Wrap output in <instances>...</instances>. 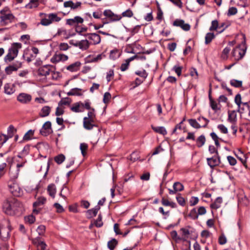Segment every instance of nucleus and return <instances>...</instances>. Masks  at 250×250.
<instances>
[{"mask_svg":"<svg viewBox=\"0 0 250 250\" xmlns=\"http://www.w3.org/2000/svg\"><path fill=\"white\" fill-rule=\"evenodd\" d=\"M3 209L6 214L14 215L22 211L23 205L18 199L12 198L4 203Z\"/></svg>","mask_w":250,"mask_h":250,"instance_id":"nucleus-1","label":"nucleus"},{"mask_svg":"<svg viewBox=\"0 0 250 250\" xmlns=\"http://www.w3.org/2000/svg\"><path fill=\"white\" fill-rule=\"evenodd\" d=\"M94 111V109L92 108L91 111L88 112L87 117L83 118V125L85 129L91 130L94 126H97L95 124L96 117Z\"/></svg>","mask_w":250,"mask_h":250,"instance_id":"nucleus-2","label":"nucleus"},{"mask_svg":"<svg viewBox=\"0 0 250 250\" xmlns=\"http://www.w3.org/2000/svg\"><path fill=\"white\" fill-rule=\"evenodd\" d=\"M21 48L20 43H14L9 49L7 54L5 56L4 60L6 62L12 61L18 55L19 49Z\"/></svg>","mask_w":250,"mask_h":250,"instance_id":"nucleus-3","label":"nucleus"},{"mask_svg":"<svg viewBox=\"0 0 250 250\" xmlns=\"http://www.w3.org/2000/svg\"><path fill=\"white\" fill-rule=\"evenodd\" d=\"M1 23L2 25H6L9 23L14 21L15 17L10 13L7 8H4L0 11Z\"/></svg>","mask_w":250,"mask_h":250,"instance_id":"nucleus-4","label":"nucleus"},{"mask_svg":"<svg viewBox=\"0 0 250 250\" xmlns=\"http://www.w3.org/2000/svg\"><path fill=\"white\" fill-rule=\"evenodd\" d=\"M45 17L41 21V24L44 26H48L53 22H59L61 18L58 16L56 13L44 14Z\"/></svg>","mask_w":250,"mask_h":250,"instance_id":"nucleus-5","label":"nucleus"},{"mask_svg":"<svg viewBox=\"0 0 250 250\" xmlns=\"http://www.w3.org/2000/svg\"><path fill=\"white\" fill-rule=\"evenodd\" d=\"M246 46L244 42L242 44L239 45L235 48L232 52V56L236 61L241 60L245 55L246 52Z\"/></svg>","mask_w":250,"mask_h":250,"instance_id":"nucleus-6","label":"nucleus"},{"mask_svg":"<svg viewBox=\"0 0 250 250\" xmlns=\"http://www.w3.org/2000/svg\"><path fill=\"white\" fill-rule=\"evenodd\" d=\"M10 192L15 196H20L22 193L21 189L16 183L12 182L8 184Z\"/></svg>","mask_w":250,"mask_h":250,"instance_id":"nucleus-7","label":"nucleus"},{"mask_svg":"<svg viewBox=\"0 0 250 250\" xmlns=\"http://www.w3.org/2000/svg\"><path fill=\"white\" fill-rule=\"evenodd\" d=\"M68 57L67 55L61 53H56L51 58L52 63L56 64L60 62H63L67 61Z\"/></svg>","mask_w":250,"mask_h":250,"instance_id":"nucleus-8","label":"nucleus"},{"mask_svg":"<svg viewBox=\"0 0 250 250\" xmlns=\"http://www.w3.org/2000/svg\"><path fill=\"white\" fill-rule=\"evenodd\" d=\"M40 133L43 136H47L52 132L51 123L49 121L46 122L40 130Z\"/></svg>","mask_w":250,"mask_h":250,"instance_id":"nucleus-9","label":"nucleus"},{"mask_svg":"<svg viewBox=\"0 0 250 250\" xmlns=\"http://www.w3.org/2000/svg\"><path fill=\"white\" fill-rule=\"evenodd\" d=\"M21 66L22 63L20 62L17 61L12 64L5 67V73L7 75H10L13 71H16L19 68H21Z\"/></svg>","mask_w":250,"mask_h":250,"instance_id":"nucleus-10","label":"nucleus"},{"mask_svg":"<svg viewBox=\"0 0 250 250\" xmlns=\"http://www.w3.org/2000/svg\"><path fill=\"white\" fill-rule=\"evenodd\" d=\"M53 66L51 65H45L38 69V74L40 76L48 77L50 76V72Z\"/></svg>","mask_w":250,"mask_h":250,"instance_id":"nucleus-11","label":"nucleus"},{"mask_svg":"<svg viewBox=\"0 0 250 250\" xmlns=\"http://www.w3.org/2000/svg\"><path fill=\"white\" fill-rule=\"evenodd\" d=\"M31 95L25 93H21L17 96L18 101L22 104H27L31 102Z\"/></svg>","mask_w":250,"mask_h":250,"instance_id":"nucleus-12","label":"nucleus"},{"mask_svg":"<svg viewBox=\"0 0 250 250\" xmlns=\"http://www.w3.org/2000/svg\"><path fill=\"white\" fill-rule=\"evenodd\" d=\"M208 164L211 168L218 166L220 163V157L218 155H215L211 158L207 159Z\"/></svg>","mask_w":250,"mask_h":250,"instance_id":"nucleus-13","label":"nucleus"},{"mask_svg":"<svg viewBox=\"0 0 250 250\" xmlns=\"http://www.w3.org/2000/svg\"><path fill=\"white\" fill-rule=\"evenodd\" d=\"M10 231V230L8 226L0 225V237L3 240L9 237Z\"/></svg>","mask_w":250,"mask_h":250,"instance_id":"nucleus-14","label":"nucleus"},{"mask_svg":"<svg viewBox=\"0 0 250 250\" xmlns=\"http://www.w3.org/2000/svg\"><path fill=\"white\" fill-rule=\"evenodd\" d=\"M173 25L175 26L181 27L184 31H188L190 28V26L188 23H186L184 21L182 20H176L173 23Z\"/></svg>","mask_w":250,"mask_h":250,"instance_id":"nucleus-15","label":"nucleus"},{"mask_svg":"<svg viewBox=\"0 0 250 250\" xmlns=\"http://www.w3.org/2000/svg\"><path fill=\"white\" fill-rule=\"evenodd\" d=\"M104 15L111 20V21H118L122 19V16L115 14L110 10H105Z\"/></svg>","mask_w":250,"mask_h":250,"instance_id":"nucleus-16","label":"nucleus"},{"mask_svg":"<svg viewBox=\"0 0 250 250\" xmlns=\"http://www.w3.org/2000/svg\"><path fill=\"white\" fill-rule=\"evenodd\" d=\"M173 189H168L170 194H174L177 192L181 191L184 189V186L179 182H175L173 185Z\"/></svg>","mask_w":250,"mask_h":250,"instance_id":"nucleus-17","label":"nucleus"},{"mask_svg":"<svg viewBox=\"0 0 250 250\" xmlns=\"http://www.w3.org/2000/svg\"><path fill=\"white\" fill-rule=\"evenodd\" d=\"M82 3L80 1L74 3L72 0L65 1L63 3L64 7H70L71 9L75 10L81 7Z\"/></svg>","mask_w":250,"mask_h":250,"instance_id":"nucleus-18","label":"nucleus"},{"mask_svg":"<svg viewBox=\"0 0 250 250\" xmlns=\"http://www.w3.org/2000/svg\"><path fill=\"white\" fill-rule=\"evenodd\" d=\"M180 232L181 234V237H178V240H183L184 241H187L190 234L189 230L187 228H183L180 229Z\"/></svg>","mask_w":250,"mask_h":250,"instance_id":"nucleus-19","label":"nucleus"},{"mask_svg":"<svg viewBox=\"0 0 250 250\" xmlns=\"http://www.w3.org/2000/svg\"><path fill=\"white\" fill-rule=\"evenodd\" d=\"M87 36L93 44H98L101 42V37L96 33L88 34Z\"/></svg>","mask_w":250,"mask_h":250,"instance_id":"nucleus-20","label":"nucleus"},{"mask_svg":"<svg viewBox=\"0 0 250 250\" xmlns=\"http://www.w3.org/2000/svg\"><path fill=\"white\" fill-rule=\"evenodd\" d=\"M83 103L80 102L74 104L71 107V109L75 112H82L83 111Z\"/></svg>","mask_w":250,"mask_h":250,"instance_id":"nucleus-21","label":"nucleus"},{"mask_svg":"<svg viewBox=\"0 0 250 250\" xmlns=\"http://www.w3.org/2000/svg\"><path fill=\"white\" fill-rule=\"evenodd\" d=\"M228 121L230 124L236 123L237 114L234 110L229 111Z\"/></svg>","mask_w":250,"mask_h":250,"instance_id":"nucleus-22","label":"nucleus"},{"mask_svg":"<svg viewBox=\"0 0 250 250\" xmlns=\"http://www.w3.org/2000/svg\"><path fill=\"white\" fill-rule=\"evenodd\" d=\"M4 93L7 95H11L13 94L15 91V86L13 84L6 83L4 87Z\"/></svg>","mask_w":250,"mask_h":250,"instance_id":"nucleus-23","label":"nucleus"},{"mask_svg":"<svg viewBox=\"0 0 250 250\" xmlns=\"http://www.w3.org/2000/svg\"><path fill=\"white\" fill-rule=\"evenodd\" d=\"M81 63L80 62H76L66 67V69L71 72H76L80 68Z\"/></svg>","mask_w":250,"mask_h":250,"instance_id":"nucleus-24","label":"nucleus"},{"mask_svg":"<svg viewBox=\"0 0 250 250\" xmlns=\"http://www.w3.org/2000/svg\"><path fill=\"white\" fill-rule=\"evenodd\" d=\"M89 42L87 40L79 41L77 47L83 50H85L89 48Z\"/></svg>","mask_w":250,"mask_h":250,"instance_id":"nucleus-25","label":"nucleus"},{"mask_svg":"<svg viewBox=\"0 0 250 250\" xmlns=\"http://www.w3.org/2000/svg\"><path fill=\"white\" fill-rule=\"evenodd\" d=\"M100 208L99 207L96 206L92 209L88 210L86 211L87 218H90L95 216L97 215Z\"/></svg>","mask_w":250,"mask_h":250,"instance_id":"nucleus-26","label":"nucleus"},{"mask_svg":"<svg viewBox=\"0 0 250 250\" xmlns=\"http://www.w3.org/2000/svg\"><path fill=\"white\" fill-rule=\"evenodd\" d=\"M151 128L155 132L163 135H166L167 134V131L164 126H154L151 125Z\"/></svg>","mask_w":250,"mask_h":250,"instance_id":"nucleus-27","label":"nucleus"},{"mask_svg":"<svg viewBox=\"0 0 250 250\" xmlns=\"http://www.w3.org/2000/svg\"><path fill=\"white\" fill-rule=\"evenodd\" d=\"M50 111L51 108L49 106H44L42 108L39 115L41 117H45L49 115Z\"/></svg>","mask_w":250,"mask_h":250,"instance_id":"nucleus-28","label":"nucleus"},{"mask_svg":"<svg viewBox=\"0 0 250 250\" xmlns=\"http://www.w3.org/2000/svg\"><path fill=\"white\" fill-rule=\"evenodd\" d=\"M223 200L220 197H217L214 202L210 205V208L212 209H216L221 207Z\"/></svg>","mask_w":250,"mask_h":250,"instance_id":"nucleus-29","label":"nucleus"},{"mask_svg":"<svg viewBox=\"0 0 250 250\" xmlns=\"http://www.w3.org/2000/svg\"><path fill=\"white\" fill-rule=\"evenodd\" d=\"M47 192L50 196L54 198L56 193L55 185L53 184L49 185L47 187Z\"/></svg>","mask_w":250,"mask_h":250,"instance_id":"nucleus-30","label":"nucleus"},{"mask_svg":"<svg viewBox=\"0 0 250 250\" xmlns=\"http://www.w3.org/2000/svg\"><path fill=\"white\" fill-rule=\"evenodd\" d=\"M82 89L78 88H74L71 89L69 92L67 93L68 96H80Z\"/></svg>","mask_w":250,"mask_h":250,"instance_id":"nucleus-31","label":"nucleus"},{"mask_svg":"<svg viewBox=\"0 0 250 250\" xmlns=\"http://www.w3.org/2000/svg\"><path fill=\"white\" fill-rule=\"evenodd\" d=\"M60 77V73L59 72L55 71V70L51 69V72H50V76H48V78L50 80H57Z\"/></svg>","mask_w":250,"mask_h":250,"instance_id":"nucleus-32","label":"nucleus"},{"mask_svg":"<svg viewBox=\"0 0 250 250\" xmlns=\"http://www.w3.org/2000/svg\"><path fill=\"white\" fill-rule=\"evenodd\" d=\"M134 60L133 57H130L125 60V62L122 64L120 69L122 71H125L127 69L129 63L132 61Z\"/></svg>","mask_w":250,"mask_h":250,"instance_id":"nucleus-33","label":"nucleus"},{"mask_svg":"<svg viewBox=\"0 0 250 250\" xmlns=\"http://www.w3.org/2000/svg\"><path fill=\"white\" fill-rule=\"evenodd\" d=\"M196 145L198 147H201L202 146H203L205 143L206 142V138L204 135H202L200 136L197 139H196Z\"/></svg>","mask_w":250,"mask_h":250,"instance_id":"nucleus-34","label":"nucleus"},{"mask_svg":"<svg viewBox=\"0 0 250 250\" xmlns=\"http://www.w3.org/2000/svg\"><path fill=\"white\" fill-rule=\"evenodd\" d=\"M39 0H30L29 3L25 5V7L28 9L36 8L39 5Z\"/></svg>","mask_w":250,"mask_h":250,"instance_id":"nucleus-35","label":"nucleus"},{"mask_svg":"<svg viewBox=\"0 0 250 250\" xmlns=\"http://www.w3.org/2000/svg\"><path fill=\"white\" fill-rule=\"evenodd\" d=\"M215 38V35L213 33H208L205 36V44H209Z\"/></svg>","mask_w":250,"mask_h":250,"instance_id":"nucleus-36","label":"nucleus"},{"mask_svg":"<svg viewBox=\"0 0 250 250\" xmlns=\"http://www.w3.org/2000/svg\"><path fill=\"white\" fill-rule=\"evenodd\" d=\"M118 244V241L115 238L112 239L107 243V247L110 250H113Z\"/></svg>","mask_w":250,"mask_h":250,"instance_id":"nucleus-37","label":"nucleus"},{"mask_svg":"<svg viewBox=\"0 0 250 250\" xmlns=\"http://www.w3.org/2000/svg\"><path fill=\"white\" fill-rule=\"evenodd\" d=\"M188 216L193 220L197 219L198 217V215L196 208H194L191 209Z\"/></svg>","mask_w":250,"mask_h":250,"instance_id":"nucleus-38","label":"nucleus"},{"mask_svg":"<svg viewBox=\"0 0 250 250\" xmlns=\"http://www.w3.org/2000/svg\"><path fill=\"white\" fill-rule=\"evenodd\" d=\"M197 120L202 124L201 127H206L209 122V120L203 117H199Z\"/></svg>","mask_w":250,"mask_h":250,"instance_id":"nucleus-39","label":"nucleus"},{"mask_svg":"<svg viewBox=\"0 0 250 250\" xmlns=\"http://www.w3.org/2000/svg\"><path fill=\"white\" fill-rule=\"evenodd\" d=\"M82 154L83 156H85L87 153V150L88 149V145L86 143H83L80 144V146Z\"/></svg>","mask_w":250,"mask_h":250,"instance_id":"nucleus-40","label":"nucleus"},{"mask_svg":"<svg viewBox=\"0 0 250 250\" xmlns=\"http://www.w3.org/2000/svg\"><path fill=\"white\" fill-rule=\"evenodd\" d=\"M188 122L189 125L195 128L198 129L201 127V125L195 119H189Z\"/></svg>","mask_w":250,"mask_h":250,"instance_id":"nucleus-41","label":"nucleus"},{"mask_svg":"<svg viewBox=\"0 0 250 250\" xmlns=\"http://www.w3.org/2000/svg\"><path fill=\"white\" fill-rule=\"evenodd\" d=\"M234 102L238 106V111H240V106L242 104L241 102V96L240 94H237L235 97L234 99Z\"/></svg>","mask_w":250,"mask_h":250,"instance_id":"nucleus-42","label":"nucleus"},{"mask_svg":"<svg viewBox=\"0 0 250 250\" xmlns=\"http://www.w3.org/2000/svg\"><path fill=\"white\" fill-rule=\"evenodd\" d=\"M230 84L235 87L239 88L242 86V82L241 81L232 79L230 81Z\"/></svg>","mask_w":250,"mask_h":250,"instance_id":"nucleus-43","label":"nucleus"},{"mask_svg":"<svg viewBox=\"0 0 250 250\" xmlns=\"http://www.w3.org/2000/svg\"><path fill=\"white\" fill-rule=\"evenodd\" d=\"M87 27H81L79 26H78L76 27V31L77 33H78L79 34L83 35L84 36H87V34H83V33L87 31Z\"/></svg>","mask_w":250,"mask_h":250,"instance_id":"nucleus-44","label":"nucleus"},{"mask_svg":"<svg viewBox=\"0 0 250 250\" xmlns=\"http://www.w3.org/2000/svg\"><path fill=\"white\" fill-rule=\"evenodd\" d=\"M65 160V156L63 154H60L54 158L55 161L59 165L61 164Z\"/></svg>","mask_w":250,"mask_h":250,"instance_id":"nucleus-45","label":"nucleus"},{"mask_svg":"<svg viewBox=\"0 0 250 250\" xmlns=\"http://www.w3.org/2000/svg\"><path fill=\"white\" fill-rule=\"evenodd\" d=\"M230 51V48L229 47H225L223 50L221 57L223 59H227L228 58V54Z\"/></svg>","mask_w":250,"mask_h":250,"instance_id":"nucleus-46","label":"nucleus"},{"mask_svg":"<svg viewBox=\"0 0 250 250\" xmlns=\"http://www.w3.org/2000/svg\"><path fill=\"white\" fill-rule=\"evenodd\" d=\"M71 101V100L69 98L66 97L65 98H63L59 103V105L61 106L62 105L69 104L70 103Z\"/></svg>","mask_w":250,"mask_h":250,"instance_id":"nucleus-47","label":"nucleus"},{"mask_svg":"<svg viewBox=\"0 0 250 250\" xmlns=\"http://www.w3.org/2000/svg\"><path fill=\"white\" fill-rule=\"evenodd\" d=\"M176 200L178 204L181 206H184L185 205L186 201L185 199L181 196L180 194H179L176 196Z\"/></svg>","mask_w":250,"mask_h":250,"instance_id":"nucleus-48","label":"nucleus"},{"mask_svg":"<svg viewBox=\"0 0 250 250\" xmlns=\"http://www.w3.org/2000/svg\"><path fill=\"white\" fill-rule=\"evenodd\" d=\"M218 28V22L217 20L212 21L211 22V25L209 27V30L212 31L216 30Z\"/></svg>","mask_w":250,"mask_h":250,"instance_id":"nucleus-49","label":"nucleus"},{"mask_svg":"<svg viewBox=\"0 0 250 250\" xmlns=\"http://www.w3.org/2000/svg\"><path fill=\"white\" fill-rule=\"evenodd\" d=\"M135 74L143 78L144 79H146L147 76V73L145 70L137 71L135 72Z\"/></svg>","mask_w":250,"mask_h":250,"instance_id":"nucleus-50","label":"nucleus"},{"mask_svg":"<svg viewBox=\"0 0 250 250\" xmlns=\"http://www.w3.org/2000/svg\"><path fill=\"white\" fill-rule=\"evenodd\" d=\"M217 128L223 134H227L228 133V128L223 124L218 125Z\"/></svg>","mask_w":250,"mask_h":250,"instance_id":"nucleus-51","label":"nucleus"},{"mask_svg":"<svg viewBox=\"0 0 250 250\" xmlns=\"http://www.w3.org/2000/svg\"><path fill=\"white\" fill-rule=\"evenodd\" d=\"M122 15V17L131 18L133 16V13L130 9H128L125 11L123 12Z\"/></svg>","mask_w":250,"mask_h":250,"instance_id":"nucleus-52","label":"nucleus"},{"mask_svg":"<svg viewBox=\"0 0 250 250\" xmlns=\"http://www.w3.org/2000/svg\"><path fill=\"white\" fill-rule=\"evenodd\" d=\"M69 193V189L66 187H63L62 191L60 194V195L62 196L63 198L65 199L66 197V195Z\"/></svg>","mask_w":250,"mask_h":250,"instance_id":"nucleus-53","label":"nucleus"},{"mask_svg":"<svg viewBox=\"0 0 250 250\" xmlns=\"http://www.w3.org/2000/svg\"><path fill=\"white\" fill-rule=\"evenodd\" d=\"M139 154L137 152H132L129 157V159L133 162H134L137 160L139 159Z\"/></svg>","mask_w":250,"mask_h":250,"instance_id":"nucleus-54","label":"nucleus"},{"mask_svg":"<svg viewBox=\"0 0 250 250\" xmlns=\"http://www.w3.org/2000/svg\"><path fill=\"white\" fill-rule=\"evenodd\" d=\"M237 13V9L235 7H230L228 11V16H232L235 15Z\"/></svg>","mask_w":250,"mask_h":250,"instance_id":"nucleus-55","label":"nucleus"},{"mask_svg":"<svg viewBox=\"0 0 250 250\" xmlns=\"http://www.w3.org/2000/svg\"><path fill=\"white\" fill-rule=\"evenodd\" d=\"M33 134H34V131H32V130H30L27 132H26L25 133V134L24 135V136L23 137V139L24 140H29L31 138V137L33 135Z\"/></svg>","mask_w":250,"mask_h":250,"instance_id":"nucleus-56","label":"nucleus"},{"mask_svg":"<svg viewBox=\"0 0 250 250\" xmlns=\"http://www.w3.org/2000/svg\"><path fill=\"white\" fill-rule=\"evenodd\" d=\"M103 223L102 220V216L100 214L99 215L98 217L95 222V225L97 227H101L103 226Z\"/></svg>","mask_w":250,"mask_h":250,"instance_id":"nucleus-57","label":"nucleus"},{"mask_svg":"<svg viewBox=\"0 0 250 250\" xmlns=\"http://www.w3.org/2000/svg\"><path fill=\"white\" fill-rule=\"evenodd\" d=\"M46 201V199L44 197L39 198L38 201L34 203V206L43 205Z\"/></svg>","mask_w":250,"mask_h":250,"instance_id":"nucleus-58","label":"nucleus"},{"mask_svg":"<svg viewBox=\"0 0 250 250\" xmlns=\"http://www.w3.org/2000/svg\"><path fill=\"white\" fill-rule=\"evenodd\" d=\"M45 227L43 225H40L39 226L37 229V231L38 232V234L40 235H42L43 234L44 232H45Z\"/></svg>","mask_w":250,"mask_h":250,"instance_id":"nucleus-59","label":"nucleus"},{"mask_svg":"<svg viewBox=\"0 0 250 250\" xmlns=\"http://www.w3.org/2000/svg\"><path fill=\"white\" fill-rule=\"evenodd\" d=\"M25 221L29 224H32L35 221V217L32 215H29L25 217Z\"/></svg>","mask_w":250,"mask_h":250,"instance_id":"nucleus-60","label":"nucleus"},{"mask_svg":"<svg viewBox=\"0 0 250 250\" xmlns=\"http://www.w3.org/2000/svg\"><path fill=\"white\" fill-rule=\"evenodd\" d=\"M111 99V95L109 92H105L104 95L103 102L107 103Z\"/></svg>","mask_w":250,"mask_h":250,"instance_id":"nucleus-61","label":"nucleus"},{"mask_svg":"<svg viewBox=\"0 0 250 250\" xmlns=\"http://www.w3.org/2000/svg\"><path fill=\"white\" fill-rule=\"evenodd\" d=\"M227 159L229 162V164L231 166H234L236 164V160L231 156H229L227 157Z\"/></svg>","mask_w":250,"mask_h":250,"instance_id":"nucleus-62","label":"nucleus"},{"mask_svg":"<svg viewBox=\"0 0 250 250\" xmlns=\"http://www.w3.org/2000/svg\"><path fill=\"white\" fill-rule=\"evenodd\" d=\"M173 70L175 72V73L178 76L181 75L182 71V67L175 65L173 67Z\"/></svg>","mask_w":250,"mask_h":250,"instance_id":"nucleus-63","label":"nucleus"},{"mask_svg":"<svg viewBox=\"0 0 250 250\" xmlns=\"http://www.w3.org/2000/svg\"><path fill=\"white\" fill-rule=\"evenodd\" d=\"M210 106L211 107V108L214 110V111H216L218 109V107H217V104L216 103V102L215 101H214L213 100H210Z\"/></svg>","mask_w":250,"mask_h":250,"instance_id":"nucleus-64","label":"nucleus"}]
</instances>
